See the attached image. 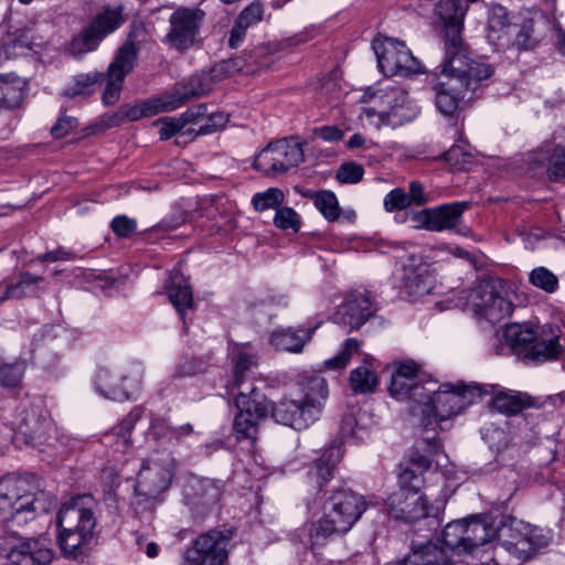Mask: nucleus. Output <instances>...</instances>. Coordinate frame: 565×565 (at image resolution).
Instances as JSON below:
<instances>
[{
  "instance_id": "nucleus-58",
  "label": "nucleus",
  "mask_w": 565,
  "mask_h": 565,
  "mask_svg": "<svg viewBox=\"0 0 565 565\" xmlns=\"http://www.w3.org/2000/svg\"><path fill=\"white\" fill-rule=\"evenodd\" d=\"M274 224L280 230L298 232L300 230L301 221L294 209L280 206L276 211Z\"/></svg>"
},
{
  "instance_id": "nucleus-5",
  "label": "nucleus",
  "mask_w": 565,
  "mask_h": 565,
  "mask_svg": "<svg viewBox=\"0 0 565 565\" xmlns=\"http://www.w3.org/2000/svg\"><path fill=\"white\" fill-rule=\"evenodd\" d=\"M329 392L324 379L312 377L300 401L282 398L271 407L273 418L285 426L301 430L319 419Z\"/></svg>"
},
{
  "instance_id": "nucleus-56",
  "label": "nucleus",
  "mask_w": 565,
  "mask_h": 565,
  "mask_svg": "<svg viewBox=\"0 0 565 565\" xmlns=\"http://www.w3.org/2000/svg\"><path fill=\"white\" fill-rule=\"evenodd\" d=\"M24 361L0 365V384L3 387H17L24 375Z\"/></svg>"
},
{
  "instance_id": "nucleus-46",
  "label": "nucleus",
  "mask_w": 565,
  "mask_h": 565,
  "mask_svg": "<svg viewBox=\"0 0 565 565\" xmlns=\"http://www.w3.org/2000/svg\"><path fill=\"white\" fill-rule=\"evenodd\" d=\"M9 43L13 47L36 50L39 47H42L44 39L43 36L36 34L34 25H26L14 29L9 34Z\"/></svg>"
},
{
  "instance_id": "nucleus-48",
  "label": "nucleus",
  "mask_w": 565,
  "mask_h": 565,
  "mask_svg": "<svg viewBox=\"0 0 565 565\" xmlns=\"http://www.w3.org/2000/svg\"><path fill=\"white\" fill-rule=\"evenodd\" d=\"M529 282L548 295L556 292L559 287L558 277L544 266L535 267L530 271Z\"/></svg>"
},
{
  "instance_id": "nucleus-9",
  "label": "nucleus",
  "mask_w": 565,
  "mask_h": 565,
  "mask_svg": "<svg viewBox=\"0 0 565 565\" xmlns=\"http://www.w3.org/2000/svg\"><path fill=\"white\" fill-rule=\"evenodd\" d=\"M305 160L302 145L294 137L270 141L254 159V167L265 175H277Z\"/></svg>"
},
{
  "instance_id": "nucleus-62",
  "label": "nucleus",
  "mask_w": 565,
  "mask_h": 565,
  "mask_svg": "<svg viewBox=\"0 0 565 565\" xmlns=\"http://www.w3.org/2000/svg\"><path fill=\"white\" fill-rule=\"evenodd\" d=\"M548 174L554 180L565 178V148L557 146L554 148L548 162Z\"/></svg>"
},
{
  "instance_id": "nucleus-42",
  "label": "nucleus",
  "mask_w": 565,
  "mask_h": 565,
  "mask_svg": "<svg viewBox=\"0 0 565 565\" xmlns=\"http://www.w3.org/2000/svg\"><path fill=\"white\" fill-rule=\"evenodd\" d=\"M438 546L445 548L449 555L454 550L467 553L466 519L449 522L443 531V544Z\"/></svg>"
},
{
  "instance_id": "nucleus-1",
  "label": "nucleus",
  "mask_w": 565,
  "mask_h": 565,
  "mask_svg": "<svg viewBox=\"0 0 565 565\" xmlns=\"http://www.w3.org/2000/svg\"><path fill=\"white\" fill-rule=\"evenodd\" d=\"M56 507V497L43 488L36 475L7 473L0 478V522L8 527H23Z\"/></svg>"
},
{
  "instance_id": "nucleus-26",
  "label": "nucleus",
  "mask_w": 565,
  "mask_h": 565,
  "mask_svg": "<svg viewBox=\"0 0 565 565\" xmlns=\"http://www.w3.org/2000/svg\"><path fill=\"white\" fill-rule=\"evenodd\" d=\"M53 558L45 540L29 539L18 544L9 554L10 565H47Z\"/></svg>"
},
{
  "instance_id": "nucleus-19",
  "label": "nucleus",
  "mask_w": 565,
  "mask_h": 565,
  "mask_svg": "<svg viewBox=\"0 0 565 565\" xmlns=\"http://www.w3.org/2000/svg\"><path fill=\"white\" fill-rule=\"evenodd\" d=\"M386 109L381 113L384 124L399 127L413 120L418 114V107L402 87H390L381 96Z\"/></svg>"
},
{
  "instance_id": "nucleus-63",
  "label": "nucleus",
  "mask_w": 565,
  "mask_h": 565,
  "mask_svg": "<svg viewBox=\"0 0 565 565\" xmlns=\"http://www.w3.org/2000/svg\"><path fill=\"white\" fill-rule=\"evenodd\" d=\"M111 230L120 237H128L137 230V223L126 215H118L111 221Z\"/></svg>"
},
{
  "instance_id": "nucleus-53",
  "label": "nucleus",
  "mask_w": 565,
  "mask_h": 565,
  "mask_svg": "<svg viewBox=\"0 0 565 565\" xmlns=\"http://www.w3.org/2000/svg\"><path fill=\"white\" fill-rule=\"evenodd\" d=\"M360 352V342L354 338H349L343 344V349L332 359L324 362L326 367L330 370H342L351 361L352 356Z\"/></svg>"
},
{
  "instance_id": "nucleus-22",
  "label": "nucleus",
  "mask_w": 565,
  "mask_h": 565,
  "mask_svg": "<svg viewBox=\"0 0 565 565\" xmlns=\"http://www.w3.org/2000/svg\"><path fill=\"white\" fill-rule=\"evenodd\" d=\"M186 94L181 90L164 92L161 95L129 107L125 115L130 121H136L143 117L158 115L159 113L172 111L184 105Z\"/></svg>"
},
{
  "instance_id": "nucleus-16",
  "label": "nucleus",
  "mask_w": 565,
  "mask_h": 565,
  "mask_svg": "<svg viewBox=\"0 0 565 565\" xmlns=\"http://www.w3.org/2000/svg\"><path fill=\"white\" fill-rule=\"evenodd\" d=\"M137 60V49L132 42H126L117 52L107 70L106 88L103 92V103L114 105L119 100L125 77L132 71Z\"/></svg>"
},
{
  "instance_id": "nucleus-8",
  "label": "nucleus",
  "mask_w": 565,
  "mask_h": 565,
  "mask_svg": "<svg viewBox=\"0 0 565 565\" xmlns=\"http://www.w3.org/2000/svg\"><path fill=\"white\" fill-rule=\"evenodd\" d=\"M504 282L488 278L478 281L467 298L472 312L490 322H499L513 311L512 302L502 295Z\"/></svg>"
},
{
  "instance_id": "nucleus-38",
  "label": "nucleus",
  "mask_w": 565,
  "mask_h": 565,
  "mask_svg": "<svg viewBox=\"0 0 565 565\" xmlns=\"http://www.w3.org/2000/svg\"><path fill=\"white\" fill-rule=\"evenodd\" d=\"M403 281L405 292L414 298L430 294L435 287V278L425 266L406 270Z\"/></svg>"
},
{
  "instance_id": "nucleus-47",
  "label": "nucleus",
  "mask_w": 565,
  "mask_h": 565,
  "mask_svg": "<svg viewBox=\"0 0 565 565\" xmlns=\"http://www.w3.org/2000/svg\"><path fill=\"white\" fill-rule=\"evenodd\" d=\"M262 419H264V417H256L255 414L238 412L234 418L236 438L255 441L258 434V425Z\"/></svg>"
},
{
  "instance_id": "nucleus-29",
  "label": "nucleus",
  "mask_w": 565,
  "mask_h": 565,
  "mask_svg": "<svg viewBox=\"0 0 565 565\" xmlns=\"http://www.w3.org/2000/svg\"><path fill=\"white\" fill-rule=\"evenodd\" d=\"M167 294L186 329V310L193 309L194 301L191 286L181 273L173 271L170 275Z\"/></svg>"
},
{
  "instance_id": "nucleus-34",
  "label": "nucleus",
  "mask_w": 565,
  "mask_h": 565,
  "mask_svg": "<svg viewBox=\"0 0 565 565\" xmlns=\"http://www.w3.org/2000/svg\"><path fill=\"white\" fill-rule=\"evenodd\" d=\"M41 281L43 277L34 276L29 271L21 273L17 280L3 281L0 285V303L33 295Z\"/></svg>"
},
{
  "instance_id": "nucleus-52",
  "label": "nucleus",
  "mask_w": 565,
  "mask_h": 565,
  "mask_svg": "<svg viewBox=\"0 0 565 565\" xmlns=\"http://www.w3.org/2000/svg\"><path fill=\"white\" fill-rule=\"evenodd\" d=\"M493 406L501 413L514 415L526 407V402L520 394L498 393L493 398Z\"/></svg>"
},
{
  "instance_id": "nucleus-60",
  "label": "nucleus",
  "mask_w": 565,
  "mask_h": 565,
  "mask_svg": "<svg viewBox=\"0 0 565 565\" xmlns=\"http://www.w3.org/2000/svg\"><path fill=\"white\" fill-rule=\"evenodd\" d=\"M364 169L355 162H347L340 166L337 172V180L341 183H358L362 180Z\"/></svg>"
},
{
  "instance_id": "nucleus-45",
  "label": "nucleus",
  "mask_w": 565,
  "mask_h": 565,
  "mask_svg": "<svg viewBox=\"0 0 565 565\" xmlns=\"http://www.w3.org/2000/svg\"><path fill=\"white\" fill-rule=\"evenodd\" d=\"M104 38L88 24L78 35L74 36L68 50L72 55H82L94 51Z\"/></svg>"
},
{
  "instance_id": "nucleus-23",
  "label": "nucleus",
  "mask_w": 565,
  "mask_h": 565,
  "mask_svg": "<svg viewBox=\"0 0 565 565\" xmlns=\"http://www.w3.org/2000/svg\"><path fill=\"white\" fill-rule=\"evenodd\" d=\"M228 358L233 364V381L228 385L230 392L236 386H248L253 370L257 367L258 355L249 343H231Z\"/></svg>"
},
{
  "instance_id": "nucleus-32",
  "label": "nucleus",
  "mask_w": 565,
  "mask_h": 565,
  "mask_svg": "<svg viewBox=\"0 0 565 565\" xmlns=\"http://www.w3.org/2000/svg\"><path fill=\"white\" fill-rule=\"evenodd\" d=\"M497 536L500 539V529H497L486 520L477 516L469 520L466 519L467 553L473 554L480 546Z\"/></svg>"
},
{
  "instance_id": "nucleus-6",
  "label": "nucleus",
  "mask_w": 565,
  "mask_h": 565,
  "mask_svg": "<svg viewBox=\"0 0 565 565\" xmlns=\"http://www.w3.org/2000/svg\"><path fill=\"white\" fill-rule=\"evenodd\" d=\"M502 547L520 561H529L546 548L551 541V532L542 527L509 518L500 529Z\"/></svg>"
},
{
  "instance_id": "nucleus-33",
  "label": "nucleus",
  "mask_w": 565,
  "mask_h": 565,
  "mask_svg": "<svg viewBox=\"0 0 565 565\" xmlns=\"http://www.w3.org/2000/svg\"><path fill=\"white\" fill-rule=\"evenodd\" d=\"M51 427L52 423L47 416L31 409L25 412L20 423L19 431L25 436L28 443L42 445L46 441Z\"/></svg>"
},
{
  "instance_id": "nucleus-35",
  "label": "nucleus",
  "mask_w": 565,
  "mask_h": 565,
  "mask_svg": "<svg viewBox=\"0 0 565 565\" xmlns=\"http://www.w3.org/2000/svg\"><path fill=\"white\" fill-rule=\"evenodd\" d=\"M487 8V40L491 45L497 46L509 33V13L507 8L499 3H490Z\"/></svg>"
},
{
  "instance_id": "nucleus-55",
  "label": "nucleus",
  "mask_w": 565,
  "mask_h": 565,
  "mask_svg": "<svg viewBox=\"0 0 565 565\" xmlns=\"http://www.w3.org/2000/svg\"><path fill=\"white\" fill-rule=\"evenodd\" d=\"M540 34L536 31V22L534 20L525 21L519 29L514 44L522 50H532L540 42Z\"/></svg>"
},
{
  "instance_id": "nucleus-36",
  "label": "nucleus",
  "mask_w": 565,
  "mask_h": 565,
  "mask_svg": "<svg viewBox=\"0 0 565 565\" xmlns=\"http://www.w3.org/2000/svg\"><path fill=\"white\" fill-rule=\"evenodd\" d=\"M193 431L194 429L191 424L174 427L161 417L153 418L150 424L151 436L164 446L178 445L184 437L192 435Z\"/></svg>"
},
{
  "instance_id": "nucleus-24",
  "label": "nucleus",
  "mask_w": 565,
  "mask_h": 565,
  "mask_svg": "<svg viewBox=\"0 0 565 565\" xmlns=\"http://www.w3.org/2000/svg\"><path fill=\"white\" fill-rule=\"evenodd\" d=\"M221 497L218 484L207 478L191 477L184 487V499L192 510L203 512Z\"/></svg>"
},
{
  "instance_id": "nucleus-59",
  "label": "nucleus",
  "mask_w": 565,
  "mask_h": 565,
  "mask_svg": "<svg viewBox=\"0 0 565 565\" xmlns=\"http://www.w3.org/2000/svg\"><path fill=\"white\" fill-rule=\"evenodd\" d=\"M210 89L207 78H202L200 76H192L186 84L177 85L170 92H185L186 98L184 99V104L189 102L191 98L199 97L204 95Z\"/></svg>"
},
{
  "instance_id": "nucleus-64",
  "label": "nucleus",
  "mask_w": 565,
  "mask_h": 565,
  "mask_svg": "<svg viewBox=\"0 0 565 565\" xmlns=\"http://www.w3.org/2000/svg\"><path fill=\"white\" fill-rule=\"evenodd\" d=\"M157 124L161 125L160 130H159L161 140L170 139L171 137H173L177 132H179L183 128V125L179 120V118H174V117H164V118L160 119Z\"/></svg>"
},
{
  "instance_id": "nucleus-3",
  "label": "nucleus",
  "mask_w": 565,
  "mask_h": 565,
  "mask_svg": "<svg viewBox=\"0 0 565 565\" xmlns=\"http://www.w3.org/2000/svg\"><path fill=\"white\" fill-rule=\"evenodd\" d=\"M493 385L471 384H443L438 390L427 387L424 398L419 403V413L423 425L436 430L440 422L447 420L461 413L467 406L473 404L483 395L492 394Z\"/></svg>"
},
{
  "instance_id": "nucleus-43",
  "label": "nucleus",
  "mask_w": 565,
  "mask_h": 565,
  "mask_svg": "<svg viewBox=\"0 0 565 565\" xmlns=\"http://www.w3.org/2000/svg\"><path fill=\"white\" fill-rule=\"evenodd\" d=\"M122 8L121 6L110 8H104L93 21L89 23L103 38L114 32L121 23Z\"/></svg>"
},
{
  "instance_id": "nucleus-4",
  "label": "nucleus",
  "mask_w": 565,
  "mask_h": 565,
  "mask_svg": "<svg viewBox=\"0 0 565 565\" xmlns=\"http://www.w3.org/2000/svg\"><path fill=\"white\" fill-rule=\"evenodd\" d=\"M504 338L512 353L526 363L554 361L563 352V345L559 343L561 329L555 324L537 328L511 324L505 329Z\"/></svg>"
},
{
  "instance_id": "nucleus-37",
  "label": "nucleus",
  "mask_w": 565,
  "mask_h": 565,
  "mask_svg": "<svg viewBox=\"0 0 565 565\" xmlns=\"http://www.w3.org/2000/svg\"><path fill=\"white\" fill-rule=\"evenodd\" d=\"M343 456L342 449L338 445H332L328 448L321 457L315 461L309 470V477L313 480L319 488L331 480L335 466L340 462Z\"/></svg>"
},
{
  "instance_id": "nucleus-44",
  "label": "nucleus",
  "mask_w": 565,
  "mask_h": 565,
  "mask_svg": "<svg viewBox=\"0 0 565 565\" xmlns=\"http://www.w3.org/2000/svg\"><path fill=\"white\" fill-rule=\"evenodd\" d=\"M23 97L24 92L20 79L10 82L0 75V110L19 107Z\"/></svg>"
},
{
  "instance_id": "nucleus-14",
  "label": "nucleus",
  "mask_w": 565,
  "mask_h": 565,
  "mask_svg": "<svg viewBox=\"0 0 565 565\" xmlns=\"http://www.w3.org/2000/svg\"><path fill=\"white\" fill-rule=\"evenodd\" d=\"M205 17L203 10L196 7H180L169 19L170 29L164 42L177 50H186L198 40L201 23Z\"/></svg>"
},
{
  "instance_id": "nucleus-18",
  "label": "nucleus",
  "mask_w": 565,
  "mask_h": 565,
  "mask_svg": "<svg viewBox=\"0 0 565 565\" xmlns=\"http://www.w3.org/2000/svg\"><path fill=\"white\" fill-rule=\"evenodd\" d=\"M468 207L467 202H454L439 205L435 209H425L413 216L417 226L431 232L454 230L461 220L462 213Z\"/></svg>"
},
{
  "instance_id": "nucleus-10",
  "label": "nucleus",
  "mask_w": 565,
  "mask_h": 565,
  "mask_svg": "<svg viewBox=\"0 0 565 565\" xmlns=\"http://www.w3.org/2000/svg\"><path fill=\"white\" fill-rule=\"evenodd\" d=\"M446 504V499H435L429 503L427 495L416 491L398 489L386 500V510L391 518L405 522H415L424 518H437Z\"/></svg>"
},
{
  "instance_id": "nucleus-12",
  "label": "nucleus",
  "mask_w": 565,
  "mask_h": 565,
  "mask_svg": "<svg viewBox=\"0 0 565 565\" xmlns=\"http://www.w3.org/2000/svg\"><path fill=\"white\" fill-rule=\"evenodd\" d=\"M142 372L138 366L126 370L100 369L96 375V390L105 398L122 402L134 398L139 392Z\"/></svg>"
},
{
  "instance_id": "nucleus-54",
  "label": "nucleus",
  "mask_w": 565,
  "mask_h": 565,
  "mask_svg": "<svg viewBox=\"0 0 565 565\" xmlns=\"http://www.w3.org/2000/svg\"><path fill=\"white\" fill-rule=\"evenodd\" d=\"M284 193L277 188H269L264 192L256 193L253 196V205L256 211L263 212L269 209H279L284 202Z\"/></svg>"
},
{
  "instance_id": "nucleus-15",
  "label": "nucleus",
  "mask_w": 565,
  "mask_h": 565,
  "mask_svg": "<svg viewBox=\"0 0 565 565\" xmlns=\"http://www.w3.org/2000/svg\"><path fill=\"white\" fill-rule=\"evenodd\" d=\"M97 508V502L90 494L77 495L63 504L57 514V525L64 531L94 534Z\"/></svg>"
},
{
  "instance_id": "nucleus-31",
  "label": "nucleus",
  "mask_w": 565,
  "mask_h": 565,
  "mask_svg": "<svg viewBox=\"0 0 565 565\" xmlns=\"http://www.w3.org/2000/svg\"><path fill=\"white\" fill-rule=\"evenodd\" d=\"M264 7L260 2H253L247 6L236 18L230 32L228 45L232 49L238 47L246 36L248 28L256 25L263 20Z\"/></svg>"
},
{
  "instance_id": "nucleus-13",
  "label": "nucleus",
  "mask_w": 565,
  "mask_h": 565,
  "mask_svg": "<svg viewBox=\"0 0 565 565\" xmlns=\"http://www.w3.org/2000/svg\"><path fill=\"white\" fill-rule=\"evenodd\" d=\"M231 531L211 530L199 535L184 553L185 565H224Z\"/></svg>"
},
{
  "instance_id": "nucleus-28",
  "label": "nucleus",
  "mask_w": 565,
  "mask_h": 565,
  "mask_svg": "<svg viewBox=\"0 0 565 565\" xmlns=\"http://www.w3.org/2000/svg\"><path fill=\"white\" fill-rule=\"evenodd\" d=\"M458 78L444 81L440 77L431 79L433 88L436 92L435 102L438 110L444 115H452L459 105V100L465 98V87L457 85Z\"/></svg>"
},
{
  "instance_id": "nucleus-25",
  "label": "nucleus",
  "mask_w": 565,
  "mask_h": 565,
  "mask_svg": "<svg viewBox=\"0 0 565 565\" xmlns=\"http://www.w3.org/2000/svg\"><path fill=\"white\" fill-rule=\"evenodd\" d=\"M318 328L319 323L297 329L292 327L277 328L270 333L269 343L278 351L298 354L311 341Z\"/></svg>"
},
{
  "instance_id": "nucleus-57",
  "label": "nucleus",
  "mask_w": 565,
  "mask_h": 565,
  "mask_svg": "<svg viewBox=\"0 0 565 565\" xmlns=\"http://www.w3.org/2000/svg\"><path fill=\"white\" fill-rule=\"evenodd\" d=\"M424 473L412 466L405 465L398 475V489L419 492L424 483Z\"/></svg>"
},
{
  "instance_id": "nucleus-51",
  "label": "nucleus",
  "mask_w": 565,
  "mask_h": 565,
  "mask_svg": "<svg viewBox=\"0 0 565 565\" xmlns=\"http://www.w3.org/2000/svg\"><path fill=\"white\" fill-rule=\"evenodd\" d=\"M316 207L328 221H335L340 216V207L335 194L331 191H320L313 198Z\"/></svg>"
},
{
  "instance_id": "nucleus-27",
  "label": "nucleus",
  "mask_w": 565,
  "mask_h": 565,
  "mask_svg": "<svg viewBox=\"0 0 565 565\" xmlns=\"http://www.w3.org/2000/svg\"><path fill=\"white\" fill-rule=\"evenodd\" d=\"M402 565H451L448 552L438 543H412L411 553L401 561Z\"/></svg>"
},
{
  "instance_id": "nucleus-20",
  "label": "nucleus",
  "mask_w": 565,
  "mask_h": 565,
  "mask_svg": "<svg viewBox=\"0 0 565 565\" xmlns=\"http://www.w3.org/2000/svg\"><path fill=\"white\" fill-rule=\"evenodd\" d=\"M375 312L371 299L362 292H351L333 315V321L349 328V331L361 328Z\"/></svg>"
},
{
  "instance_id": "nucleus-50",
  "label": "nucleus",
  "mask_w": 565,
  "mask_h": 565,
  "mask_svg": "<svg viewBox=\"0 0 565 565\" xmlns=\"http://www.w3.org/2000/svg\"><path fill=\"white\" fill-rule=\"evenodd\" d=\"M142 409L135 407L115 429V435L118 437L117 447L125 451L130 443V431L134 429L135 424L141 418Z\"/></svg>"
},
{
  "instance_id": "nucleus-41",
  "label": "nucleus",
  "mask_w": 565,
  "mask_h": 565,
  "mask_svg": "<svg viewBox=\"0 0 565 565\" xmlns=\"http://www.w3.org/2000/svg\"><path fill=\"white\" fill-rule=\"evenodd\" d=\"M92 533H85L79 531H64L60 529L58 532V544L60 547L67 558L76 559L85 554L87 544L93 539Z\"/></svg>"
},
{
  "instance_id": "nucleus-49",
  "label": "nucleus",
  "mask_w": 565,
  "mask_h": 565,
  "mask_svg": "<svg viewBox=\"0 0 565 565\" xmlns=\"http://www.w3.org/2000/svg\"><path fill=\"white\" fill-rule=\"evenodd\" d=\"M422 445L424 446V450H427L428 455L413 452L406 465L425 473L430 468L431 456L437 454L440 444L434 437H426L423 439Z\"/></svg>"
},
{
  "instance_id": "nucleus-61",
  "label": "nucleus",
  "mask_w": 565,
  "mask_h": 565,
  "mask_svg": "<svg viewBox=\"0 0 565 565\" xmlns=\"http://www.w3.org/2000/svg\"><path fill=\"white\" fill-rule=\"evenodd\" d=\"M383 204H384V209L387 212L401 211V210L406 209L408 205H411L409 198H408L407 193L403 189H399V188H396V189L390 191L385 195Z\"/></svg>"
},
{
  "instance_id": "nucleus-7",
  "label": "nucleus",
  "mask_w": 565,
  "mask_h": 565,
  "mask_svg": "<svg viewBox=\"0 0 565 565\" xmlns=\"http://www.w3.org/2000/svg\"><path fill=\"white\" fill-rule=\"evenodd\" d=\"M446 45V56L443 64L439 66L440 73L434 74V77H440L444 81H457V85L465 87V89L475 90L479 83L489 78L492 75V68L488 64L478 63L472 61L466 54L462 47V39L455 46L451 43Z\"/></svg>"
},
{
  "instance_id": "nucleus-40",
  "label": "nucleus",
  "mask_w": 565,
  "mask_h": 565,
  "mask_svg": "<svg viewBox=\"0 0 565 565\" xmlns=\"http://www.w3.org/2000/svg\"><path fill=\"white\" fill-rule=\"evenodd\" d=\"M104 79V74L97 71L75 75L63 90L67 98H86L95 92V86Z\"/></svg>"
},
{
  "instance_id": "nucleus-11",
  "label": "nucleus",
  "mask_w": 565,
  "mask_h": 565,
  "mask_svg": "<svg viewBox=\"0 0 565 565\" xmlns=\"http://www.w3.org/2000/svg\"><path fill=\"white\" fill-rule=\"evenodd\" d=\"M377 64L385 75L409 76L422 72L420 62L402 41L393 38L377 39L373 42Z\"/></svg>"
},
{
  "instance_id": "nucleus-21",
  "label": "nucleus",
  "mask_w": 565,
  "mask_h": 565,
  "mask_svg": "<svg viewBox=\"0 0 565 565\" xmlns=\"http://www.w3.org/2000/svg\"><path fill=\"white\" fill-rule=\"evenodd\" d=\"M468 6L462 0H439L435 6V15L445 33L447 43L457 45L463 30Z\"/></svg>"
},
{
  "instance_id": "nucleus-39",
  "label": "nucleus",
  "mask_w": 565,
  "mask_h": 565,
  "mask_svg": "<svg viewBox=\"0 0 565 565\" xmlns=\"http://www.w3.org/2000/svg\"><path fill=\"white\" fill-rule=\"evenodd\" d=\"M349 383L352 391L358 394L373 393L376 390L379 377L371 358H365L361 365L351 371Z\"/></svg>"
},
{
  "instance_id": "nucleus-2",
  "label": "nucleus",
  "mask_w": 565,
  "mask_h": 565,
  "mask_svg": "<svg viewBox=\"0 0 565 565\" xmlns=\"http://www.w3.org/2000/svg\"><path fill=\"white\" fill-rule=\"evenodd\" d=\"M369 507L365 498L351 489H338L323 504L322 516L309 525L310 548L321 547L337 535L348 533Z\"/></svg>"
},
{
  "instance_id": "nucleus-17",
  "label": "nucleus",
  "mask_w": 565,
  "mask_h": 565,
  "mask_svg": "<svg viewBox=\"0 0 565 565\" xmlns=\"http://www.w3.org/2000/svg\"><path fill=\"white\" fill-rule=\"evenodd\" d=\"M426 386L422 384L420 367L414 361H404L395 364L388 387L390 394L401 401L412 399L420 403Z\"/></svg>"
},
{
  "instance_id": "nucleus-30",
  "label": "nucleus",
  "mask_w": 565,
  "mask_h": 565,
  "mask_svg": "<svg viewBox=\"0 0 565 565\" xmlns=\"http://www.w3.org/2000/svg\"><path fill=\"white\" fill-rule=\"evenodd\" d=\"M232 393H235L238 412L255 414L256 417H267L269 411L267 398L253 383L248 386H236Z\"/></svg>"
}]
</instances>
